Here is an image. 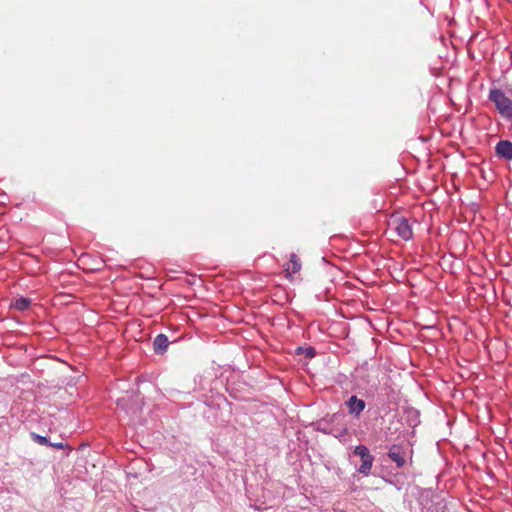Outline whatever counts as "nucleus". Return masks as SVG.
Returning a JSON list of instances; mask_svg holds the SVG:
<instances>
[{
    "label": "nucleus",
    "instance_id": "f257e3e1",
    "mask_svg": "<svg viewBox=\"0 0 512 512\" xmlns=\"http://www.w3.org/2000/svg\"><path fill=\"white\" fill-rule=\"evenodd\" d=\"M413 450L407 439H402L399 443L393 444L387 453L389 460L395 464L396 468H403L412 460Z\"/></svg>",
    "mask_w": 512,
    "mask_h": 512
},
{
    "label": "nucleus",
    "instance_id": "f03ea898",
    "mask_svg": "<svg viewBox=\"0 0 512 512\" xmlns=\"http://www.w3.org/2000/svg\"><path fill=\"white\" fill-rule=\"evenodd\" d=\"M386 227L389 228L399 239L407 241L412 238V227L409 224L408 219L399 214L392 213L386 221Z\"/></svg>",
    "mask_w": 512,
    "mask_h": 512
},
{
    "label": "nucleus",
    "instance_id": "7ed1b4c3",
    "mask_svg": "<svg viewBox=\"0 0 512 512\" xmlns=\"http://www.w3.org/2000/svg\"><path fill=\"white\" fill-rule=\"evenodd\" d=\"M488 99L495 105L501 117L512 120V97H508L500 89H490Z\"/></svg>",
    "mask_w": 512,
    "mask_h": 512
},
{
    "label": "nucleus",
    "instance_id": "20e7f679",
    "mask_svg": "<svg viewBox=\"0 0 512 512\" xmlns=\"http://www.w3.org/2000/svg\"><path fill=\"white\" fill-rule=\"evenodd\" d=\"M353 455L359 457L361 460L358 471L360 473L367 474L372 466V457L369 454V450L365 446H357Z\"/></svg>",
    "mask_w": 512,
    "mask_h": 512
},
{
    "label": "nucleus",
    "instance_id": "39448f33",
    "mask_svg": "<svg viewBox=\"0 0 512 512\" xmlns=\"http://www.w3.org/2000/svg\"><path fill=\"white\" fill-rule=\"evenodd\" d=\"M495 153L499 158L506 161L512 160V142L500 140L495 146Z\"/></svg>",
    "mask_w": 512,
    "mask_h": 512
},
{
    "label": "nucleus",
    "instance_id": "423d86ee",
    "mask_svg": "<svg viewBox=\"0 0 512 512\" xmlns=\"http://www.w3.org/2000/svg\"><path fill=\"white\" fill-rule=\"evenodd\" d=\"M169 345L168 337L164 334H159L156 336L153 342L154 351L157 354H162L166 351Z\"/></svg>",
    "mask_w": 512,
    "mask_h": 512
},
{
    "label": "nucleus",
    "instance_id": "0eeeda50",
    "mask_svg": "<svg viewBox=\"0 0 512 512\" xmlns=\"http://www.w3.org/2000/svg\"><path fill=\"white\" fill-rule=\"evenodd\" d=\"M350 413L358 415L365 408V402L356 396H351L347 401Z\"/></svg>",
    "mask_w": 512,
    "mask_h": 512
},
{
    "label": "nucleus",
    "instance_id": "6e6552de",
    "mask_svg": "<svg viewBox=\"0 0 512 512\" xmlns=\"http://www.w3.org/2000/svg\"><path fill=\"white\" fill-rule=\"evenodd\" d=\"M300 269H301V263H300L299 258L297 257L296 254H291L290 261L287 264L285 271L288 274H295V273L299 272Z\"/></svg>",
    "mask_w": 512,
    "mask_h": 512
},
{
    "label": "nucleus",
    "instance_id": "1a4fd4ad",
    "mask_svg": "<svg viewBox=\"0 0 512 512\" xmlns=\"http://www.w3.org/2000/svg\"><path fill=\"white\" fill-rule=\"evenodd\" d=\"M30 304V299L21 297L15 300L13 307L19 311H24L30 306Z\"/></svg>",
    "mask_w": 512,
    "mask_h": 512
},
{
    "label": "nucleus",
    "instance_id": "9d476101",
    "mask_svg": "<svg viewBox=\"0 0 512 512\" xmlns=\"http://www.w3.org/2000/svg\"><path fill=\"white\" fill-rule=\"evenodd\" d=\"M30 436H31V438H32V440L34 442H36V443H38L40 445H47V446L50 445V441L45 436H41V435H39L37 433H34V432H32L30 434Z\"/></svg>",
    "mask_w": 512,
    "mask_h": 512
},
{
    "label": "nucleus",
    "instance_id": "9b49d317",
    "mask_svg": "<svg viewBox=\"0 0 512 512\" xmlns=\"http://www.w3.org/2000/svg\"><path fill=\"white\" fill-rule=\"evenodd\" d=\"M49 446L54 447L56 449H63L65 447V445L62 442H56V443L50 442Z\"/></svg>",
    "mask_w": 512,
    "mask_h": 512
},
{
    "label": "nucleus",
    "instance_id": "f8f14e48",
    "mask_svg": "<svg viewBox=\"0 0 512 512\" xmlns=\"http://www.w3.org/2000/svg\"><path fill=\"white\" fill-rule=\"evenodd\" d=\"M390 195H393V193L392 192H389V193L386 192V194H385L386 200L390 197Z\"/></svg>",
    "mask_w": 512,
    "mask_h": 512
}]
</instances>
